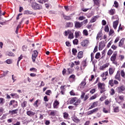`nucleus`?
I'll use <instances>...</instances> for the list:
<instances>
[{
  "mask_svg": "<svg viewBox=\"0 0 125 125\" xmlns=\"http://www.w3.org/2000/svg\"><path fill=\"white\" fill-rule=\"evenodd\" d=\"M31 7L34 10H41L42 9V5L38 4L37 2H32Z\"/></svg>",
  "mask_w": 125,
  "mask_h": 125,
  "instance_id": "f257e3e1",
  "label": "nucleus"
},
{
  "mask_svg": "<svg viewBox=\"0 0 125 125\" xmlns=\"http://www.w3.org/2000/svg\"><path fill=\"white\" fill-rule=\"evenodd\" d=\"M116 90L118 92V93H119V94L123 93V92L125 91V86L124 85H122L120 86L117 87L116 88Z\"/></svg>",
  "mask_w": 125,
  "mask_h": 125,
  "instance_id": "f03ea898",
  "label": "nucleus"
},
{
  "mask_svg": "<svg viewBox=\"0 0 125 125\" xmlns=\"http://www.w3.org/2000/svg\"><path fill=\"white\" fill-rule=\"evenodd\" d=\"M23 14L24 15H34V16H36V15H37V13H34L32 11L26 10L23 11Z\"/></svg>",
  "mask_w": 125,
  "mask_h": 125,
  "instance_id": "7ed1b4c3",
  "label": "nucleus"
},
{
  "mask_svg": "<svg viewBox=\"0 0 125 125\" xmlns=\"http://www.w3.org/2000/svg\"><path fill=\"white\" fill-rule=\"evenodd\" d=\"M13 105V108H17L18 107V102L15 100H12L9 103V106H11V105Z\"/></svg>",
  "mask_w": 125,
  "mask_h": 125,
  "instance_id": "20e7f679",
  "label": "nucleus"
},
{
  "mask_svg": "<svg viewBox=\"0 0 125 125\" xmlns=\"http://www.w3.org/2000/svg\"><path fill=\"white\" fill-rule=\"evenodd\" d=\"M74 23L75 28H76V29H80V28H82L83 26V23H82V22H80L79 21H74Z\"/></svg>",
  "mask_w": 125,
  "mask_h": 125,
  "instance_id": "39448f33",
  "label": "nucleus"
},
{
  "mask_svg": "<svg viewBox=\"0 0 125 125\" xmlns=\"http://www.w3.org/2000/svg\"><path fill=\"white\" fill-rule=\"evenodd\" d=\"M98 111V107L93 109L92 110L86 112L87 116H89V115H92V114L94 113H96V112Z\"/></svg>",
  "mask_w": 125,
  "mask_h": 125,
  "instance_id": "423d86ee",
  "label": "nucleus"
},
{
  "mask_svg": "<svg viewBox=\"0 0 125 125\" xmlns=\"http://www.w3.org/2000/svg\"><path fill=\"white\" fill-rule=\"evenodd\" d=\"M98 105V101L94 102L92 103V105L88 108V110H91V109H93V108H95V107H97Z\"/></svg>",
  "mask_w": 125,
  "mask_h": 125,
  "instance_id": "0eeeda50",
  "label": "nucleus"
},
{
  "mask_svg": "<svg viewBox=\"0 0 125 125\" xmlns=\"http://www.w3.org/2000/svg\"><path fill=\"white\" fill-rule=\"evenodd\" d=\"M117 54L118 53H117V52H115L110 58V61H112V62H113V61H115L116 60V57H117Z\"/></svg>",
  "mask_w": 125,
  "mask_h": 125,
  "instance_id": "6e6552de",
  "label": "nucleus"
},
{
  "mask_svg": "<svg viewBox=\"0 0 125 125\" xmlns=\"http://www.w3.org/2000/svg\"><path fill=\"white\" fill-rule=\"evenodd\" d=\"M19 109L18 108H17L16 109H14L12 110H9V114H11V115H15V114L18 113V111Z\"/></svg>",
  "mask_w": 125,
  "mask_h": 125,
  "instance_id": "1a4fd4ad",
  "label": "nucleus"
},
{
  "mask_svg": "<svg viewBox=\"0 0 125 125\" xmlns=\"http://www.w3.org/2000/svg\"><path fill=\"white\" fill-rule=\"evenodd\" d=\"M26 114L29 117H33V116H35V115H36V112H34L31 110H29L26 111Z\"/></svg>",
  "mask_w": 125,
  "mask_h": 125,
  "instance_id": "9d476101",
  "label": "nucleus"
},
{
  "mask_svg": "<svg viewBox=\"0 0 125 125\" xmlns=\"http://www.w3.org/2000/svg\"><path fill=\"white\" fill-rule=\"evenodd\" d=\"M73 27H74V23L73 22H66L65 28H73Z\"/></svg>",
  "mask_w": 125,
  "mask_h": 125,
  "instance_id": "9b49d317",
  "label": "nucleus"
},
{
  "mask_svg": "<svg viewBox=\"0 0 125 125\" xmlns=\"http://www.w3.org/2000/svg\"><path fill=\"white\" fill-rule=\"evenodd\" d=\"M118 25H119V20H116L113 22V27L114 29H117V27H118Z\"/></svg>",
  "mask_w": 125,
  "mask_h": 125,
  "instance_id": "f8f14e48",
  "label": "nucleus"
},
{
  "mask_svg": "<svg viewBox=\"0 0 125 125\" xmlns=\"http://www.w3.org/2000/svg\"><path fill=\"white\" fill-rule=\"evenodd\" d=\"M77 57L78 59H81L83 57V51H79L78 53Z\"/></svg>",
  "mask_w": 125,
  "mask_h": 125,
  "instance_id": "ddd939ff",
  "label": "nucleus"
},
{
  "mask_svg": "<svg viewBox=\"0 0 125 125\" xmlns=\"http://www.w3.org/2000/svg\"><path fill=\"white\" fill-rule=\"evenodd\" d=\"M110 65L109 63H106L105 64H104L103 66L100 67V70H104L105 68L108 67V66Z\"/></svg>",
  "mask_w": 125,
  "mask_h": 125,
  "instance_id": "4468645a",
  "label": "nucleus"
},
{
  "mask_svg": "<svg viewBox=\"0 0 125 125\" xmlns=\"http://www.w3.org/2000/svg\"><path fill=\"white\" fill-rule=\"evenodd\" d=\"M62 15L64 19V20L69 21L71 20V17L70 16H66L65 14L62 13Z\"/></svg>",
  "mask_w": 125,
  "mask_h": 125,
  "instance_id": "2eb2a0df",
  "label": "nucleus"
},
{
  "mask_svg": "<svg viewBox=\"0 0 125 125\" xmlns=\"http://www.w3.org/2000/svg\"><path fill=\"white\" fill-rule=\"evenodd\" d=\"M108 13L110 15H114L116 13V10L115 9H111L108 11Z\"/></svg>",
  "mask_w": 125,
  "mask_h": 125,
  "instance_id": "dca6fc26",
  "label": "nucleus"
},
{
  "mask_svg": "<svg viewBox=\"0 0 125 125\" xmlns=\"http://www.w3.org/2000/svg\"><path fill=\"white\" fill-rule=\"evenodd\" d=\"M71 119L73 122H75V123H78L80 122V120L78 119V117L77 116H73L71 117Z\"/></svg>",
  "mask_w": 125,
  "mask_h": 125,
  "instance_id": "f3484780",
  "label": "nucleus"
},
{
  "mask_svg": "<svg viewBox=\"0 0 125 125\" xmlns=\"http://www.w3.org/2000/svg\"><path fill=\"white\" fill-rule=\"evenodd\" d=\"M10 96H12L13 98H19V95L17 94V93H11L10 94Z\"/></svg>",
  "mask_w": 125,
  "mask_h": 125,
  "instance_id": "a211bd4d",
  "label": "nucleus"
},
{
  "mask_svg": "<svg viewBox=\"0 0 125 125\" xmlns=\"http://www.w3.org/2000/svg\"><path fill=\"white\" fill-rule=\"evenodd\" d=\"M125 38H122L119 42V46L121 47L123 46V44H124V42H125Z\"/></svg>",
  "mask_w": 125,
  "mask_h": 125,
  "instance_id": "6ab92c4d",
  "label": "nucleus"
},
{
  "mask_svg": "<svg viewBox=\"0 0 125 125\" xmlns=\"http://www.w3.org/2000/svg\"><path fill=\"white\" fill-rule=\"evenodd\" d=\"M98 17V16H95L93 18H92V19L90 21V23H94V22L96 21V19H97Z\"/></svg>",
  "mask_w": 125,
  "mask_h": 125,
  "instance_id": "aec40b11",
  "label": "nucleus"
},
{
  "mask_svg": "<svg viewBox=\"0 0 125 125\" xmlns=\"http://www.w3.org/2000/svg\"><path fill=\"white\" fill-rule=\"evenodd\" d=\"M40 101V100H37L34 103L33 105L35 106V107H39L40 104H41V103H39V102Z\"/></svg>",
  "mask_w": 125,
  "mask_h": 125,
  "instance_id": "412c9836",
  "label": "nucleus"
},
{
  "mask_svg": "<svg viewBox=\"0 0 125 125\" xmlns=\"http://www.w3.org/2000/svg\"><path fill=\"white\" fill-rule=\"evenodd\" d=\"M59 104V102H58V101L56 100L54 101V103L53 104V107L54 109L57 107V106Z\"/></svg>",
  "mask_w": 125,
  "mask_h": 125,
  "instance_id": "4be33fe9",
  "label": "nucleus"
},
{
  "mask_svg": "<svg viewBox=\"0 0 125 125\" xmlns=\"http://www.w3.org/2000/svg\"><path fill=\"white\" fill-rule=\"evenodd\" d=\"M103 85H105V84L104 83H101L99 82L98 83V88H100V89L103 88Z\"/></svg>",
  "mask_w": 125,
  "mask_h": 125,
  "instance_id": "5701e85b",
  "label": "nucleus"
},
{
  "mask_svg": "<svg viewBox=\"0 0 125 125\" xmlns=\"http://www.w3.org/2000/svg\"><path fill=\"white\" fill-rule=\"evenodd\" d=\"M102 37V31H99L98 33L97 34V37H96V39L97 40H99L100 38H101Z\"/></svg>",
  "mask_w": 125,
  "mask_h": 125,
  "instance_id": "b1692460",
  "label": "nucleus"
},
{
  "mask_svg": "<svg viewBox=\"0 0 125 125\" xmlns=\"http://www.w3.org/2000/svg\"><path fill=\"white\" fill-rule=\"evenodd\" d=\"M23 59V56L21 55V56L18 58L17 65L18 67H19V62H20L21 60Z\"/></svg>",
  "mask_w": 125,
  "mask_h": 125,
  "instance_id": "393cba45",
  "label": "nucleus"
},
{
  "mask_svg": "<svg viewBox=\"0 0 125 125\" xmlns=\"http://www.w3.org/2000/svg\"><path fill=\"white\" fill-rule=\"evenodd\" d=\"M68 39H70L71 40L74 39V34L72 33V31H70V33H69Z\"/></svg>",
  "mask_w": 125,
  "mask_h": 125,
  "instance_id": "a878e982",
  "label": "nucleus"
},
{
  "mask_svg": "<svg viewBox=\"0 0 125 125\" xmlns=\"http://www.w3.org/2000/svg\"><path fill=\"white\" fill-rule=\"evenodd\" d=\"M72 52L73 55H77V53L78 52V51L76 50V48H73L72 49Z\"/></svg>",
  "mask_w": 125,
  "mask_h": 125,
  "instance_id": "bb28decb",
  "label": "nucleus"
},
{
  "mask_svg": "<svg viewBox=\"0 0 125 125\" xmlns=\"http://www.w3.org/2000/svg\"><path fill=\"white\" fill-rule=\"evenodd\" d=\"M76 99H77L76 97L72 98L71 100L69 101L70 104H73V103H74V102H76Z\"/></svg>",
  "mask_w": 125,
  "mask_h": 125,
  "instance_id": "cd10ccee",
  "label": "nucleus"
},
{
  "mask_svg": "<svg viewBox=\"0 0 125 125\" xmlns=\"http://www.w3.org/2000/svg\"><path fill=\"white\" fill-rule=\"evenodd\" d=\"M114 70L113 68H109V75H113L114 74Z\"/></svg>",
  "mask_w": 125,
  "mask_h": 125,
  "instance_id": "c85d7f7f",
  "label": "nucleus"
},
{
  "mask_svg": "<svg viewBox=\"0 0 125 125\" xmlns=\"http://www.w3.org/2000/svg\"><path fill=\"white\" fill-rule=\"evenodd\" d=\"M94 3L96 5H97L98 6H100V4L99 3V0H93Z\"/></svg>",
  "mask_w": 125,
  "mask_h": 125,
  "instance_id": "c756f323",
  "label": "nucleus"
},
{
  "mask_svg": "<svg viewBox=\"0 0 125 125\" xmlns=\"http://www.w3.org/2000/svg\"><path fill=\"white\" fill-rule=\"evenodd\" d=\"M97 93L94 94V95L92 96L90 99L89 100H93V99H95L97 97Z\"/></svg>",
  "mask_w": 125,
  "mask_h": 125,
  "instance_id": "7c9ffc66",
  "label": "nucleus"
},
{
  "mask_svg": "<svg viewBox=\"0 0 125 125\" xmlns=\"http://www.w3.org/2000/svg\"><path fill=\"white\" fill-rule=\"evenodd\" d=\"M27 106V102L24 101L21 104V107L22 108H25Z\"/></svg>",
  "mask_w": 125,
  "mask_h": 125,
  "instance_id": "2f4dec72",
  "label": "nucleus"
},
{
  "mask_svg": "<svg viewBox=\"0 0 125 125\" xmlns=\"http://www.w3.org/2000/svg\"><path fill=\"white\" fill-rule=\"evenodd\" d=\"M38 54H39V52H38V51L34 50L33 51V53L32 54L33 56H35L36 57H38Z\"/></svg>",
  "mask_w": 125,
  "mask_h": 125,
  "instance_id": "473e14b6",
  "label": "nucleus"
},
{
  "mask_svg": "<svg viewBox=\"0 0 125 125\" xmlns=\"http://www.w3.org/2000/svg\"><path fill=\"white\" fill-rule=\"evenodd\" d=\"M83 88H84V86L83 85L80 84L78 86V90H82V89H83Z\"/></svg>",
  "mask_w": 125,
  "mask_h": 125,
  "instance_id": "72a5a7b5",
  "label": "nucleus"
},
{
  "mask_svg": "<svg viewBox=\"0 0 125 125\" xmlns=\"http://www.w3.org/2000/svg\"><path fill=\"white\" fill-rule=\"evenodd\" d=\"M80 103H81V101L77 100L76 102L73 104V105H74V106H78V105H80Z\"/></svg>",
  "mask_w": 125,
  "mask_h": 125,
  "instance_id": "f704fd0d",
  "label": "nucleus"
},
{
  "mask_svg": "<svg viewBox=\"0 0 125 125\" xmlns=\"http://www.w3.org/2000/svg\"><path fill=\"white\" fill-rule=\"evenodd\" d=\"M79 42V40L77 39H75L73 41V43L74 45H77Z\"/></svg>",
  "mask_w": 125,
  "mask_h": 125,
  "instance_id": "c9c22d12",
  "label": "nucleus"
},
{
  "mask_svg": "<svg viewBox=\"0 0 125 125\" xmlns=\"http://www.w3.org/2000/svg\"><path fill=\"white\" fill-rule=\"evenodd\" d=\"M108 84L110 85V86H113L114 85V80H113V79L109 80Z\"/></svg>",
  "mask_w": 125,
  "mask_h": 125,
  "instance_id": "e433bc0d",
  "label": "nucleus"
},
{
  "mask_svg": "<svg viewBox=\"0 0 125 125\" xmlns=\"http://www.w3.org/2000/svg\"><path fill=\"white\" fill-rule=\"evenodd\" d=\"M86 59H84L83 62H82V65L83 66V67H85L86 66Z\"/></svg>",
  "mask_w": 125,
  "mask_h": 125,
  "instance_id": "4c0bfd02",
  "label": "nucleus"
},
{
  "mask_svg": "<svg viewBox=\"0 0 125 125\" xmlns=\"http://www.w3.org/2000/svg\"><path fill=\"white\" fill-rule=\"evenodd\" d=\"M8 56H11L12 57H14V56H15V54H14V53H12V52H8Z\"/></svg>",
  "mask_w": 125,
  "mask_h": 125,
  "instance_id": "58836bf2",
  "label": "nucleus"
},
{
  "mask_svg": "<svg viewBox=\"0 0 125 125\" xmlns=\"http://www.w3.org/2000/svg\"><path fill=\"white\" fill-rule=\"evenodd\" d=\"M5 102L4 101V99L2 98H0V104H1V105H3Z\"/></svg>",
  "mask_w": 125,
  "mask_h": 125,
  "instance_id": "ea45409f",
  "label": "nucleus"
},
{
  "mask_svg": "<svg viewBox=\"0 0 125 125\" xmlns=\"http://www.w3.org/2000/svg\"><path fill=\"white\" fill-rule=\"evenodd\" d=\"M121 76V74H120V71H118L116 75H115V79H119Z\"/></svg>",
  "mask_w": 125,
  "mask_h": 125,
  "instance_id": "a19ab883",
  "label": "nucleus"
},
{
  "mask_svg": "<svg viewBox=\"0 0 125 125\" xmlns=\"http://www.w3.org/2000/svg\"><path fill=\"white\" fill-rule=\"evenodd\" d=\"M23 51H27V49L28 48V46L26 45H24L22 47Z\"/></svg>",
  "mask_w": 125,
  "mask_h": 125,
  "instance_id": "79ce46f5",
  "label": "nucleus"
},
{
  "mask_svg": "<svg viewBox=\"0 0 125 125\" xmlns=\"http://www.w3.org/2000/svg\"><path fill=\"white\" fill-rule=\"evenodd\" d=\"M99 45L105 47V43H104V41H101L100 42Z\"/></svg>",
  "mask_w": 125,
  "mask_h": 125,
  "instance_id": "37998d69",
  "label": "nucleus"
},
{
  "mask_svg": "<svg viewBox=\"0 0 125 125\" xmlns=\"http://www.w3.org/2000/svg\"><path fill=\"white\" fill-rule=\"evenodd\" d=\"M68 117H69V114L67 112H64L63 113V118L64 119H67Z\"/></svg>",
  "mask_w": 125,
  "mask_h": 125,
  "instance_id": "c03bdc74",
  "label": "nucleus"
},
{
  "mask_svg": "<svg viewBox=\"0 0 125 125\" xmlns=\"http://www.w3.org/2000/svg\"><path fill=\"white\" fill-rule=\"evenodd\" d=\"M76 78V76H75V75L74 74H72L71 75H70L69 77V79H72V80H73V81L75 80V79Z\"/></svg>",
  "mask_w": 125,
  "mask_h": 125,
  "instance_id": "a18cd8bd",
  "label": "nucleus"
},
{
  "mask_svg": "<svg viewBox=\"0 0 125 125\" xmlns=\"http://www.w3.org/2000/svg\"><path fill=\"white\" fill-rule=\"evenodd\" d=\"M99 57H100V53L98 52L96 54L95 58H96V59H99Z\"/></svg>",
  "mask_w": 125,
  "mask_h": 125,
  "instance_id": "49530a36",
  "label": "nucleus"
},
{
  "mask_svg": "<svg viewBox=\"0 0 125 125\" xmlns=\"http://www.w3.org/2000/svg\"><path fill=\"white\" fill-rule=\"evenodd\" d=\"M83 34L84 35V36H88V32L86 29L83 30Z\"/></svg>",
  "mask_w": 125,
  "mask_h": 125,
  "instance_id": "de8ad7c7",
  "label": "nucleus"
},
{
  "mask_svg": "<svg viewBox=\"0 0 125 125\" xmlns=\"http://www.w3.org/2000/svg\"><path fill=\"white\" fill-rule=\"evenodd\" d=\"M5 62L7 64H11L12 63V61L10 59H9L5 61Z\"/></svg>",
  "mask_w": 125,
  "mask_h": 125,
  "instance_id": "09e8293b",
  "label": "nucleus"
},
{
  "mask_svg": "<svg viewBox=\"0 0 125 125\" xmlns=\"http://www.w3.org/2000/svg\"><path fill=\"white\" fill-rule=\"evenodd\" d=\"M51 93H52V92H51V90H47L45 92V94H46V95H50V94H51Z\"/></svg>",
  "mask_w": 125,
  "mask_h": 125,
  "instance_id": "8fccbe9b",
  "label": "nucleus"
},
{
  "mask_svg": "<svg viewBox=\"0 0 125 125\" xmlns=\"http://www.w3.org/2000/svg\"><path fill=\"white\" fill-rule=\"evenodd\" d=\"M110 95H114L115 94V90L113 88L110 89Z\"/></svg>",
  "mask_w": 125,
  "mask_h": 125,
  "instance_id": "3c124183",
  "label": "nucleus"
},
{
  "mask_svg": "<svg viewBox=\"0 0 125 125\" xmlns=\"http://www.w3.org/2000/svg\"><path fill=\"white\" fill-rule=\"evenodd\" d=\"M120 74H121V76L122 77H123V78H125V71H124V70H121Z\"/></svg>",
  "mask_w": 125,
  "mask_h": 125,
  "instance_id": "603ef678",
  "label": "nucleus"
},
{
  "mask_svg": "<svg viewBox=\"0 0 125 125\" xmlns=\"http://www.w3.org/2000/svg\"><path fill=\"white\" fill-rule=\"evenodd\" d=\"M100 93L102 94L103 93V92H105V91H106V89H105V87H103V88H101L100 89Z\"/></svg>",
  "mask_w": 125,
  "mask_h": 125,
  "instance_id": "864d4df0",
  "label": "nucleus"
},
{
  "mask_svg": "<svg viewBox=\"0 0 125 125\" xmlns=\"http://www.w3.org/2000/svg\"><path fill=\"white\" fill-rule=\"evenodd\" d=\"M88 22V21L87 20V19H86V20H84L83 21H82L81 23L82 24V26H83V25L87 24Z\"/></svg>",
  "mask_w": 125,
  "mask_h": 125,
  "instance_id": "5fc2aeb1",
  "label": "nucleus"
},
{
  "mask_svg": "<svg viewBox=\"0 0 125 125\" xmlns=\"http://www.w3.org/2000/svg\"><path fill=\"white\" fill-rule=\"evenodd\" d=\"M104 31L107 33L109 32V26L108 25H105L104 27Z\"/></svg>",
  "mask_w": 125,
  "mask_h": 125,
  "instance_id": "6e6d98bb",
  "label": "nucleus"
},
{
  "mask_svg": "<svg viewBox=\"0 0 125 125\" xmlns=\"http://www.w3.org/2000/svg\"><path fill=\"white\" fill-rule=\"evenodd\" d=\"M67 71L68 72V74H73L74 69L72 68H68Z\"/></svg>",
  "mask_w": 125,
  "mask_h": 125,
  "instance_id": "4d7b16f0",
  "label": "nucleus"
},
{
  "mask_svg": "<svg viewBox=\"0 0 125 125\" xmlns=\"http://www.w3.org/2000/svg\"><path fill=\"white\" fill-rule=\"evenodd\" d=\"M97 51H98V46L96 45L94 49L93 53H95V52H97Z\"/></svg>",
  "mask_w": 125,
  "mask_h": 125,
  "instance_id": "13d9d810",
  "label": "nucleus"
},
{
  "mask_svg": "<svg viewBox=\"0 0 125 125\" xmlns=\"http://www.w3.org/2000/svg\"><path fill=\"white\" fill-rule=\"evenodd\" d=\"M84 19H85V17H84L83 16H80L78 18V20H80V21H83V20H84Z\"/></svg>",
  "mask_w": 125,
  "mask_h": 125,
  "instance_id": "bf43d9fd",
  "label": "nucleus"
},
{
  "mask_svg": "<svg viewBox=\"0 0 125 125\" xmlns=\"http://www.w3.org/2000/svg\"><path fill=\"white\" fill-rule=\"evenodd\" d=\"M114 113H118V112H119V107L118 106H116L115 107V108L114 109Z\"/></svg>",
  "mask_w": 125,
  "mask_h": 125,
  "instance_id": "052dcab7",
  "label": "nucleus"
},
{
  "mask_svg": "<svg viewBox=\"0 0 125 125\" xmlns=\"http://www.w3.org/2000/svg\"><path fill=\"white\" fill-rule=\"evenodd\" d=\"M114 34V30L110 29L109 32V36H112Z\"/></svg>",
  "mask_w": 125,
  "mask_h": 125,
  "instance_id": "680f3d73",
  "label": "nucleus"
},
{
  "mask_svg": "<svg viewBox=\"0 0 125 125\" xmlns=\"http://www.w3.org/2000/svg\"><path fill=\"white\" fill-rule=\"evenodd\" d=\"M29 71H33V72L37 73V69L35 67H32L30 68Z\"/></svg>",
  "mask_w": 125,
  "mask_h": 125,
  "instance_id": "e2e57ef3",
  "label": "nucleus"
},
{
  "mask_svg": "<svg viewBox=\"0 0 125 125\" xmlns=\"http://www.w3.org/2000/svg\"><path fill=\"white\" fill-rule=\"evenodd\" d=\"M65 44H66V46H68V47H70V46H71V43H70V42H69V41H66L65 42Z\"/></svg>",
  "mask_w": 125,
  "mask_h": 125,
  "instance_id": "0e129e2a",
  "label": "nucleus"
},
{
  "mask_svg": "<svg viewBox=\"0 0 125 125\" xmlns=\"http://www.w3.org/2000/svg\"><path fill=\"white\" fill-rule=\"evenodd\" d=\"M112 53L113 51L112 50V49H110L107 52V55H112Z\"/></svg>",
  "mask_w": 125,
  "mask_h": 125,
  "instance_id": "69168bd1",
  "label": "nucleus"
},
{
  "mask_svg": "<svg viewBox=\"0 0 125 125\" xmlns=\"http://www.w3.org/2000/svg\"><path fill=\"white\" fill-rule=\"evenodd\" d=\"M75 38H78V37H80V34L79 33V32L76 31L75 32Z\"/></svg>",
  "mask_w": 125,
  "mask_h": 125,
  "instance_id": "338daca9",
  "label": "nucleus"
},
{
  "mask_svg": "<svg viewBox=\"0 0 125 125\" xmlns=\"http://www.w3.org/2000/svg\"><path fill=\"white\" fill-rule=\"evenodd\" d=\"M95 91H96V90H95V88L92 89L90 91V93H91V94H93V93H94Z\"/></svg>",
  "mask_w": 125,
  "mask_h": 125,
  "instance_id": "774afa93",
  "label": "nucleus"
}]
</instances>
